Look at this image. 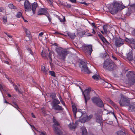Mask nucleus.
Returning a JSON list of instances; mask_svg holds the SVG:
<instances>
[{"label": "nucleus", "mask_w": 135, "mask_h": 135, "mask_svg": "<svg viewBox=\"0 0 135 135\" xmlns=\"http://www.w3.org/2000/svg\"><path fill=\"white\" fill-rule=\"evenodd\" d=\"M116 67L115 64L109 59H106L103 63V68L109 71L114 70Z\"/></svg>", "instance_id": "1"}, {"label": "nucleus", "mask_w": 135, "mask_h": 135, "mask_svg": "<svg viewBox=\"0 0 135 135\" xmlns=\"http://www.w3.org/2000/svg\"><path fill=\"white\" fill-rule=\"evenodd\" d=\"M55 50L59 58L62 60H64L68 54V52L60 47H56Z\"/></svg>", "instance_id": "2"}, {"label": "nucleus", "mask_w": 135, "mask_h": 135, "mask_svg": "<svg viewBox=\"0 0 135 135\" xmlns=\"http://www.w3.org/2000/svg\"><path fill=\"white\" fill-rule=\"evenodd\" d=\"M121 7L120 4L117 2H115L110 6L109 9L111 13L114 15L121 9Z\"/></svg>", "instance_id": "3"}, {"label": "nucleus", "mask_w": 135, "mask_h": 135, "mask_svg": "<svg viewBox=\"0 0 135 135\" xmlns=\"http://www.w3.org/2000/svg\"><path fill=\"white\" fill-rule=\"evenodd\" d=\"M53 122L54 123V131L56 135H61L62 132L61 128L59 126L60 124L53 117Z\"/></svg>", "instance_id": "4"}, {"label": "nucleus", "mask_w": 135, "mask_h": 135, "mask_svg": "<svg viewBox=\"0 0 135 135\" xmlns=\"http://www.w3.org/2000/svg\"><path fill=\"white\" fill-rule=\"evenodd\" d=\"M91 100L94 104L99 107L102 108L104 106L103 102L99 98L93 97L92 98Z\"/></svg>", "instance_id": "5"}, {"label": "nucleus", "mask_w": 135, "mask_h": 135, "mask_svg": "<svg viewBox=\"0 0 135 135\" xmlns=\"http://www.w3.org/2000/svg\"><path fill=\"white\" fill-rule=\"evenodd\" d=\"M91 90V88H89L85 90L84 92L82 91L83 95L84 96L86 105L87 101L89 100L90 98V92Z\"/></svg>", "instance_id": "6"}, {"label": "nucleus", "mask_w": 135, "mask_h": 135, "mask_svg": "<svg viewBox=\"0 0 135 135\" xmlns=\"http://www.w3.org/2000/svg\"><path fill=\"white\" fill-rule=\"evenodd\" d=\"M87 64L86 62L81 61L80 62V67L81 68V71L82 72L89 74L90 72L87 67Z\"/></svg>", "instance_id": "7"}, {"label": "nucleus", "mask_w": 135, "mask_h": 135, "mask_svg": "<svg viewBox=\"0 0 135 135\" xmlns=\"http://www.w3.org/2000/svg\"><path fill=\"white\" fill-rule=\"evenodd\" d=\"M119 104L121 106H127L129 104V101L125 97H122L119 101Z\"/></svg>", "instance_id": "8"}, {"label": "nucleus", "mask_w": 135, "mask_h": 135, "mask_svg": "<svg viewBox=\"0 0 135 135\" xmlns=\"http://www.w3.org/2000/svg\"><path fill=\"white\" fill-rule=\"evenodd\" d=\"M128 80V83L131 85L134 84L135 82V74L133 71L131 72L129 74Z\"/></svg>", "instance_id": "9"}, {"label": "nucleus", "mask_w": 135, "mask_h": 135, "mask_svg": "<svg viewBox=\"0 0 135 135\" xmlns=\"http://www.w3.org/2000/svg\"><path fill=\"white\" fill-rule=\"evenodd\" d=\"M83 50L85 53L90 55L93 51L91 45H85L83 47Z\"/></svg>", "instance_id": "10"}, {"label": "nucleus", "mask_w": 135, "mask_h": 135, "mask_svg": "<svg viewBox=\"0 0 135 135\" xmlns=\"http://www.w3.org/2000/svg\"><path fill=\"white\" fill-rule=\"evenodd\" d=\"M124 40L120 38L115 39L114 44L116 47H120L123 45Z\"/></svg>", "instance_id": "11"}, {"label": "nucleus", "mask_w": 135, "mask_h": 135, "mask_svg": "<svg viewBox=\"0 0 135 135\" xmlns=\"http://www.w3.org/2000/svg\"><path fill=\"white\" fill-rule=\"evenodd\" d=\"M72 110L74 114V117L75 118L76 117V113L77 114H80L81 115L80 116H78V118H80L83 115L82 113L81 112L77 111V108L75 106H73L72 107Z\"/></svg>", "instance_id": "12"}, {"label": "nucleus", "mask_w": 135, "mask_h": 135, "mask_svg": "<svg viewBox=\"0 0 135 135\" xmlns=\"http://www.w3.org/2000/svg\"><path fill=\"white\" fill-rule=\"evenodd\" d=\"M24 5L26 11H31V5L28 1L27 0L25 1L24 3Z\"/></svg>", "instance_id": "13"}, {"label": "nucleus", "mask_w": 135, "mask_h": 135, "mask_svg": "<svg viewBox=\"0 0 135 135\" xmlns=\"http://www.w3.org/2000/svg\"><path fill=\"white\" fill-rule=\"evenodd\" d=\"M47 11L45 8H41L39 9L38 11V15H46Z\"/></svg>", "instance_id": "14"}, {"label": "nucleus", "mask_w": 135, "mask_h": 135, "mask_svg": "<svg viewBox=\"0 0 135 135\" xmlns=\"http://www.w3.org/2000/svg\"><path fill=\"white\" fill-rule=\"evenodd\" d=\"M85 117L83 118L84 120L83 122H84L90 120L93 117V115L92 114H90L89 116H88L87 115L85 114Z\"/></svg>", "instance_id": "15"}, {"label": "nucleus", "mask_w": 135, "mask_h": 135, "mask_svg": "<svg viewBox=\"0 0 135 135\" xmlns=\"http://www.w3.org/2000/svg\"><path fill=\"white\" fill-rule=\"evenodd\" d=\"M38 6L37 3L36 2H34L32 4V10L33 14L35 13V10L36 8Z\"/></svg>", "instance_id": "16"}, {"label": "nucleus", "mask_w": 135, "mask_h": 135, "mask_svg": "<svg viewBox=\"0 0 135 135\" xmlns=\"http://www.w3.org/2000/svg\"><path fill=\"white\" fill-rule=\"evenodd\" d=\"M77 126L76 124L75 123H70L68 125V126L70 130L75 129Z\"/></svg>", "instance_id": "17"}, {"label": "nucleus", "mask_w": 135, "mask_h": 135, "mask_svg": "<svg viewBox=\"0 0 135 135\" xmlns=\"http://www.w3.org/2000/svg\"><path fill=\"white\" fill-rule=\"evenodd\" d=\"M97 34L103 42H104L107 41V40L103 36L100 32H97Z\"/></svg>", "instance_id": "18"}, {"label": "nucleus", "mask_w": 135, "mask_h": 135, "mask_svg": "<svg viewBox=\"0 0 135 135\" xmlns=\"http://www.w3.org/2000/svg\"><path fill=\"white\" fill-rule=\"evenodd\" d=\"M60 102L57 99H53L51 103L52 106L55 105L60 104Z\"/></svg>", "instance_id": "19"}, {"label": "nucleus", "mask_w": 135, "mask_h": 135, "mask_svg": "<svg viewBox=\"0 0 135 135\" xmlns=\"http://www.w3.org/2000/svg\"><path fill=\"white\" fill-rule=\"evenodd\" d=\"M52 108L55 110H62L63 109L62 107L59 105L58 104L52 106Z\"/></svg>", "instance_id": "20"}, {"label": "nucleus", "mask_w": 135, "mask_h": 135, "mask_svg": "<svg viewBox=\"0 0 135 135\" xmlns=\"http://www.w3.org/2000/svg\"><path fill=\"white\" fill-rule=\"evenodd\" d=\"M127 58L129 61H131L133 60V56L132 52H130L128 53Z\"/></svg>", "instance_id": "21"}, {"label": "nucleus", "mask_w": 135, "mask_h": 135, "mask_svg": "<svg viewBox=\"0 0 135 135\" xmlns=\"http://www.w3.org/2000/svg\"><path fill=\"white\" fill-rule=\"evenodd\" d=\"M68 35L71 39H74L76 37L75 33L68 32L67 33Z\"/></svg>", "instance_id": "22"}, {"label": "nucleus", "mask_w": 135, "mask_h": 135, "mask_svg": "<svg viewBox=\"0 0 135 135\" xmlns=\"http://www.w3.org/2000/svg\"><path fill=\"white\" fill-rule=\"evenodd\" d=\"M135 109V106L134 105H130L128 108V109L129 111L133 112Z\"/></svg>", "instance_id": "23"}, {"label": "nucleus", "mask_w": 135, "mask_h": 135, "mask_svg": "<svg viewBox=\"0 0 135 135\" xmlns=\"http://www.w3.org/2000/svg\"><path fill=\"white\" fill-rule=\"evenodd\" d=\"M117 133L118 135H127V134L126 132L122 131H118Z\"/></svg>", "instance_id": "24"}, {"label": "nucleus", "mask_w": 135, "mask_h": 135, "mask_svg": "<svg viewBox=\"0 0 135 135\" xmlns=\"http://www.w3.org/2000/svg\"><path fill=\"white\" fill-rule=\"evenodd\" d=\"M103 83L104 84V86L105 87L110 88L111 86V85L110 84L105 81H104Z\"/></svg>", "instance_id": "25"}, {"label": "nucleus", "mask_w": 135, "mask_h": 135, "mask_svg": "<svg viewBox=\"0 0 135 135\" xmlns=\"http://www.w3.org/2000/svg\"><path fill=\"white\" fill-rule=\"evenodd\" d=\"M82 131V135H87V132L86 129L84 127L81 128Z\"/></svg>", "instance_id": "26"}, {"label": "nucleus", "mask_w": 135, "mask_h": 135, "mask_svg": "<svg viewBox=\"0 0 135 135\" xmlns=\"http://www.w3.org/2000/svg\"><path fill=\"white\" fill-rule=\"evenodd\" d=\"M95 115H96L97 122H100L102 120V118L101 116L100 115H99L97 114H96Z\"/></svg>", "instance_id": "27"}, {"label": "nucleus", "mask_w": 135, "mask_h": 135, "mask_svg": "<svg viewBox=\"0 0 135 135\" xmlns=\"http://www.w3.org/2000/svg\"><path fill=\"white\" fill-rule=\"evenodd\" d=\"M41 70L43 71L44 73H45V74H47V70L46 69L44 66H42Z\"/></svg>", "instance_id": "28"}, {"label": "nucleus", "mask_w": 135, "mask_h": 135, "mask_svg": "<svg viewBox=\"0 0 135 135\" xmlns=\"http://www.w3.org/2000/svg\"><path fill=\"white\" fill-rule=\"evenodd\" d=\"M8 6L11 9H16L17 8L16 7L14 6L12 4H9L8 5Z\"/></svg>", "instance_id": "29"}, {"label": "nucleus", "mask_w": 135, "mask_h": 135, "mask_svg": "<svg viewBox=\"0 0 135 135\" xmlns=\"http://www.w3.org/2000/svg\"><path fill=\"white\" fill-rule=\"evenodd\" d=\"M11 105L19 110L18 109H20V108L16 103H13Z\"/></svg>", "instance_id": "30"}, {"label": "nucleus", "mask_w": 135, "mask_h": 135, "mask_svg": "<svg viewBox=\"0 0 135 135\" xmlns=\"http://www.w3.org/2000/svg\"><path fill=\"white\" fill-rule=\"evenodd\" d=\"M59 98L61 102V103L63 105L65 106V103L63 101L62 98L60 95V94L59 95Z\"/></svg>", "instance_id": "31"}, {"label": "nucleus", "mask_w": 135, "mask_h": 135, "mask_svg": "<svg viewBox=\"0 0 135 135\" xmlns=\"http://www.w3.org/2000/svg\"><path fill=\"white\" fill-rule=\"evenodd\" d=\"M108 26L107 25H104V26L103 27V29L104 32L107 33V28H108Z\"/></svg>", "instance_id": "32"}, {"label": "nucleus", "mask_w": 135, "mask_h": 135, "mask_svg": "<svg viewBox=\"0 0 135 135\" xmlns=\"http://www.w3.org/2000/svg\"><path fill=\"white\" fill-rule=\"evenodd\" d=\"M50 97L52 98L53 99H55L56 96V94L55 93H52L50 94Z\"/></svg>", "instance_id": "33"}, {"label": "nucleus", "mask_w": 135, "mask_h": 135, "mask_svg": "<svg viewBox=\"0 0 135 135\" xmlns=\"http://www.w3.org/2000/svg\"><path fill=\"white\" fill-rule=\"evenodd\" d=\"M49 72L50 75H51V76L54 77H56L55 73L54 71H50Z\"/></svg>", "instance_id": "34"}, {"label": "nucleus", "mask_w": 135, "mask_h": 135, "mask_svg": "<svg viewBox=\"0 0 135 135\" xmlns=\"http://www.w3.org/2000/svg\"><path fill=\"white\" fill-rule=\"evenodd\" d=\"M5 88V86L3 84H0V90L2 91V90H4Z\"/></svg>", "instance_id": "35"}, {"label": "nucleus", "mask_w": 135, "mask_h": 135, "mask_svg": "<svg viewBox=\"0 0 135 135\" xmlns=\"http://www.w3.org/2000/svg\"><path fill=\"white\" fill-rule=\"evenodd\" d=\"M25 32L26 34L28 36H29L30 35V32L29 30L25 28Z\"/></svg>", "instance_id": "36"}, {"label": "nucleus", "mask_w": 135, "mask_h": 135, "mask_svg": "<svg viewBox=\"0 0 135 135\" xmlns=\"http://www.w3.org/2000/svg\"><path fill=\"white\" fill-rule=\"evenodd\" d=\"M46 16L48 18L49 20V21L50 22V23H52L51 21V19L49 15L48 14H46Z\"/></svg>", "instance_id": "37"}, {"label": "nucleus", "mask_w": 135, "mask_h": 135, "mask_svg": "<svg viewBox=\"0 0 135 135\" xmlns=\"http://www.w3.org/2000/svg\"><path fill=\"white\" fill-rule=\"evenodd\" d=\"M39 135H47L46 132L44 131H39Z\"/></svg>", "instance_id": "38"}, {"label": "nucleus", "mask_w": 135, "mask_h": 135, "mask_svg": "<svg viewBox=\"0 0 135 135\" xmlns=\"http://www.w3.org/2000/svg\"><path fill=\"white\" fill-rule=\"evenodd\" d=\"M17 18H20L21 17H22V14L21 12H19L16 15Z\"/></svg>", "instance_id": "39"}, {"label": "nucleus", "mask_w": 135, "mask_h": 135, "mask_svg": "<svg viewBox=\"0 0 135 135\" xmlns=\"http://www.w3.org/2000/svg\"><path fill=\"white\" fill-rule=\"evenodd\" d=\"M41 55L43 57H45L46 56V54L43 51H42L41 52Z\"/></svg>", "instance_id": "40"}, {"label": "nucleus", "mask_w": 135, "mask_h": 135, "mask_svg": "<svg viewBox=\"0 0 135 135\" xmlns=\"http://www.w3.org/2000/svg\"><path fill=\"white\" fill-rule=\"evenodd\" d=\"M51 56H52V53L51 52H50L49 55H48V57L49 58L50 60L51 61H52V59L51 58Z\"/></svg>", "instance_id": "41"}, {"label": "nucleus", "mask_w": 135, "mask_h": 135, "mask_svg": "<svg viewBox=\"0 0 135 135\" xmlns=\"http://www.w3.org/2000/svg\"><path fill=\"white\" fill-rule=\"evenodd\" d=\"M92 78L95 80H97L99 78L96 75H93L92 76Z\"/></svg>", "instance_id": "42"}, {"label": "nucleus", "mask_w": 135, "mask_h": 135, "mask_svg": "<svg viewBox=\"0 0 135 135\" xmlns=\"http://www.w3.org/2000/svg\"><path fill=\"white\" fill-rule=\"evenodd\" d=\"M62 18H60L59 19L60 22H64L65 21V17L64 16L62 17Z\"/></svg>", "instance_id": "43"}, {"label": "nucleus", "mask_w": 135, "mask_h": 135, "mask_svg": "<svg viewBox=\"0 0 135 135\" xmlns=\"http://www.w3.org/2000/svg\"><path fill=\"white\" fill-rule=\"evenodd\" d=\"M130 2H131L129 1V4L130 7H133L135 9V3L132 4H130Z\"/></svg>", "instance_id": "44"}, {"label": "nucleus", "mask_w": 135, "mask_h": 135, "mask_svg": "<svg viewBox=\"0 0 135 135\" xmlns=\"http://www.w3.org/2000/svg\"><path fill=\"white\" fill-rule=\"evenodd\" d=\"M3 20L4 22L6 23L7 22V18L6 17H3Z\"/></svg>", "instance_id": "45"}, {"label": "nucleus", "mask_w": 135, "mask_h": 135, "mask_svg": "<svg viewBox=\"0 0 135 135\" xmlns=\"http://www.w3.org/2000/svg\"><path fill=\"white\" fill-rule=\"evenodd\" d=\"M97 29H93V31L92 32V33L94 34H95L96 33V32H97V33L98 32L97 31Z\"/></svg>", "instance_id": "46"}, {"label": "nucleus", "mask_w": 135, "mask_h": 135, "mask_svg": "<svg viewBox=\"0 0 135 135\" xmlns=\"http://www.w3.org/2000/svg\"><path fill=\"white\" fill-rule=\"evenodd\" d=\"M82 84H83V83L81 82H79V84L77 83L76 84V85H78L79 86L80 88L81 89V87L80 86V85H82Z\"/></svg>", "instance_id": "47"}, {"label": "nucleus", "mask_w": 135, "mask_h": 135, "mask_svg": "<svg viewBox=\"0 0 135 135\" xmlns=\"http://www.w3.org/2000/svg\"><path fill=\"white\" fill-rule=\"evenodd\" d=\"M91 25L93 26L94 28L95 29H97V27L96 26L95 24L94 23H93L91 24Z\"/></svg>", "instance_id": "48"}, {"label": "nucleus", "mask_w": 135, "mask_h": 135, "mask_svg": "<svg viewBox=\"0 0 135 135\" xmlns=\"http://www.w3.org/2000/svg\"><path fill=\"white\" fill-rule=\"evenodd\" d=\"M28 50L30 54H31L32 55H33V53L32 52V51L30 49H28Z\"/></svg>", "instance_id": "49"}, {"label": "nucleus", "mask_w": 135, "mask_h": 135, "mask_svg": "<svg viewBox=\"0 0 135 135\" xmlns=\"http://www.w3.org/2000/svg\"><path fill=\"white\" fill-rule=\"evenodd\" d=\"M14 88L17 91H19L18 90V89L17 86L16 85H15Z\"/></svg>", "instance_id": "50"}, {"label": "nucleus", "mask_w": 135, "mask_h": 135, "mask_svg": "<svg viewBox=\"0 0 135 135\" xmlns=\"http://www.w3.org/2000/svg\"><path fill=\"white\" fill-rule=\"evenodd\" d=\"M80 3L81 4H84L86 6H88V4L86 3L85 2H80Z\"/></svg>", "instance_id": "51"}, {"label": "nucleus", "mask_w": 135, "mask_h": 135, "mask_svg": "<svg viewBox=\"0 0 135 135\" xmlns=\"http://www.w3.org/2000/svg\"><path fill=\"white\" fill-rule=\"evenodd\" d=\"M30 126H31V128H32V129L33 130V129H36V128L33 125H31V124H30Z\"/></svg>", "instance_id": "52"}, {"label": "nucleus", "mask_w": 135, "mask_h": 135, "mask_svg": "<svg viewBox=\"0 0 135 135\" xmlns=\"http://www.w3.org/2000/svg\"><path fill=\"white\" fill-rule=\"evenodd\" d=\"M110 113L111 114H113V115H114V117H115V118H116V117L115 116V114H114V113L113 112H109L108 113H107V114H109Z\"/></svg>", "instance_id": "53"}, {"label": "nucleus", "mask_w": 135, "mask_h": 135, "mask_svg": "<svg viewBox=\"0 0 135 135\" xmlns=\"http://www.w3.org/2000/svg\"><path fill=\"white\" fill-rule=\"evenodd\" d=\"M47 1L50 4H51L52 3V1L51 0H47Z\"/></svg>", "instance_id": "54"}, {"label": "nucleus", "mask_w": 135, "mask_h": 135, "mask_svg": "<svg viewBox=\"0 0 135 135\" xmlns=\"http://www.w3.org/2000/svg\"><path fill=\"white\" fill-rule=\"evenodd\" d=\"M71 2L73 3H75L76 2V0H69Z\"/></svg>", "instance_id": "55"}, {"label": "nucleus", "mask_w": 135, "mask_h": 135, "mask_svg": "<svg viewBox=\"0 0 135 135\" xmlns=\"http://www.w3.org/2000/svg\"><path fill=\"white\" fill-rule=\"evenodd\" d=\"M109 102L110 103H111V104H112L113 105H115L114 103V102H113L111 100H110Z\"/></svg>", "instance_id": "56"}, {"label": "nucleus", "mask_w": 135, "mask_h": 135, "mask_svg": "<svg viewBox=\"0 0 135 135\" xmlns=\"http://www.w3.org/2000/svg\"><path fill=\"white\" fill-rule=\"evenodd\" d=\"M44 34V33L43 32H41L39 33V36L40 37H42Z\"/></svg>", "instance_id": "57"}, {"label": "nucleus", "mask_w": 135, "mask_h": 135, "mask_svg": "<svg viewBox=\"0 0 135 135\" xmlns=\"http://www.w3.org/2000/svg\"><path fill=\"white\" fill-rule=\"evenodd\" d=\"M107 56H108L107 54L105 53L103 55V58H105V57Z\"/></svg>", "instance_id": "58"}, {"label": "nucleus", "mask_w": 135, "mask_h": 135, "mask_svg": "<svg viewBox=\"0 0 135 135\" xmlns=\"http://www.w3.org/2000/svg\"><path fill=\"white\" fill-rule=\"evenodd\" d=\"M5 33L9 37L12 38V36L11 35H9L8 34V33Z\"/></svg>", "instance_id": "59"}, {"label": "nucleus", "mask_w": 135, "mask_h": 135, "mask_svg": "<svg viewBox=\"0 0 135 135\" xmlns=\"http://www.w3.org/2000/svg\"><path fill=\"white\" fill-rule=\"evenodd\" d=\"M66 7L69 8H70L71 7V5L70 4H68L66 5Z\"/></svg>", "instance_id": "60"}, {"label": "nucleus", "mask_w": 135, "mask_h": 135, "mask_svg": "<svg viewBox=\"0 0 135 135\" xmlns=\"http://www.w3.org/2000/svg\"><path fill=\"white\" fill-rule=\"evenodd\" d=\"M31 115L32 117L33 118H35V116L34 115L33 113H31Z\"/></svg>", "instance_id": "61"}, {"label": "nucleus", "mask_w": 135, "mask_h": 135, "mask_svg": "<svg viewBox=\"0 0 135 135\" xmlns=\"http://www.w3.org/2000/svg\"><path fill=\"white\" fill-rule=\"evenodd\" d=\"M112 58L115 60H117V58L114 56H112Z\"/></svg>", "instance_id": "62"}, {"label": "nucleus", "mask_w": 135, "mask_h": 135, "mask_svg": "<svg viewBox=\"0 0 135 135\" xmlns=\"http://www.w3.org/2000/svg\"><path fill=\"white\" fill-rule=\"evenodd\" d=\"M4 10V9L3 8H0V12H2Z\"/></svg>", "instance_id": "63"}, {"label": "nucleus", "mask_w": 135, "mask_h": 135, "mask_svg": "<svg viewBox=\"0 0 135 135\" xmlns=\"http://www.w3.org/2000/svg\"><path fill=\"white\" fill-rule=\"evenodd\" d=\"M88 34L87 35L89 36H93V35L92 34H90L89 33H87Z\"/></svg>", "instance_id": "64"}]
</instances>
